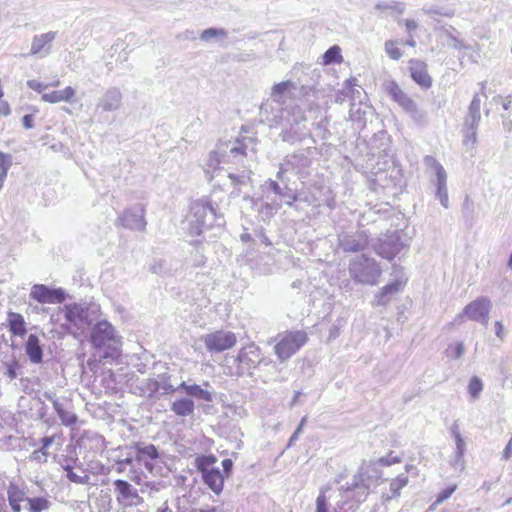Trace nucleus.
<instances>
[{"mask_svg": "<svg viewBox=\"0 0 512 512\" xmlns=\"http://www.w3.org/2000/svg\"><path fill=\"white\" fill-rule=\"evenodd\" d=\"M188 221L190 234L200 235L213 225H222L223 217L217 214L210 201L200 199L191 204Z\"/></svg>", "mask_w": 512, "mask_h": 512, "instance_id": "obj_1", "label": "nucleus"}, {"mask_svg": "<svg viewBox=\"0 0 512 512\" xmlns=\"http://www.w3.org/2000/svg\"><path fill=\"white\" fill-rule=\"evenodd\" d=\"M349 274L357 283L374 286L378 283L382 269L375 259L361 255L351 260Z\"/></svg>", "mask_w": 512, "mask_h": 512, "instance_id": "obj_2", "label": "nucleus"}, {"mask_svg": "<svg viewBox=\"0 0 512 512\" xmlns=\"http://www.w3.org/2000/svg\"><path fill=\"white\" fill-rule=\"evenodd\" d=\"M91 342L96 348L107 349L104 357L112 356L119 351L121 346L120 337L116 334L114 327L107 321H100L93 327Z\"/></svg>", "mask_w": 512, "mask_h": 512, "instance_id": "obj_3", "label": "nucleus"}, {"mask_svg": "<svg viewBox=\"0 0 512 512\" xmlns=\"http://www.w3.org/2000/svg\"><path fill=\"white\" fill-rule=\"evenodd\" d=\"M236 365L234 371L230 373L236 376L249 375L252 376L253 370L261 364L270 365L271 361H266L261 356V350L255 344H250L239 350L238 355L233 358Z\"/></svg>", "mask_w": 512, "mask_h": 512, "instance_id": "obj_4", "label": "nucleus"}, {"mask_svg": "<svg viewBox=\"0 0 512 512\" xmlns=\"http://www.w3.org/2000/svg\"><path fill=\"white\" fill-rule=\"evenodd\" d=\"M481 94L476 93L468 106L467 114L464 117V143L477 142V129L481 120L482 98L486 99V82H481Z\"/></svg>", "mask_w": 512, "mask_h": 512, "instance_id": "obj_5", "label": "nucleus"}, {"mask_svg": "<svg viewBox=\"0 0 512 512\" xmlns=\"http://www.w3.org/2000/svg\"><path fill=\"white\" fill-rule=\"evenodd\" d=\"M308 337L304 331H288L278 336L274 352L280 362L287 361L307 342Z\"/></svg>", "mask_w": 512, "mask_h": 512, "instance_id": "obj_6", "label": "nucleus"}, {"mask_svg": "<svg viewBox=\"0 0 512 512\" xmlns=\"http://www.w3.org/2000/svg\"><path fill=\"white\" fill-rule=\"evenodd\" d=\"M382 89L414 120L421 121L424 118V113L418 108L414 100H412L394 80L384 81Z\"/></svg>", "mask_w": 512, "mask_h": 512, "instance_id": "obj_7", "label": "nucleus"}, {"mask_svg": "<svg viewBox=\"0 0 512 512\" xmlns=\"http://www.w3.org/2000/svg\"><path fill=\"white\" fill-rule=\"evenodd\" d=\"M88 311L85 304L66 305V333L81 335L90 326Z\"/></svg>", "mask_w": 512, "mask_h": 512, "instance_id": "obj_8", "label": "nucleus"}, {"mask_svg": "<svg viewBox=\"0 0 512 512\" xmlns=\"http://www.w3.org/2000/svg\"><path fill=\"white\" fill-rule=\"evenodd\" d=\"M492 308V303L487 297H479L474 301L467 304L461 313L455 317L456 323H462L464 318L479 322L484 326L488 325L489 313Z\"/></svg>", "mask_w": 512, "mask_h": 512, "instance_id": "obj_9", "label": "nucleus"}, {"mask_svg": "<svg viewBox=\"0 0 512 512\" xmlns=\"http://www.w3.org/2000/svg\"><path fill=\"white\" fill-rule=\"evenodd\" d=\"M115 224L116 226L135 231H144L147 225L144 207L137 205L124 210L117 218Z\"/></svg>", "mask_w": 512, "mask_h": 512, "instance_id": "obj_10", "label": "nucleus"}, {"mask_svg": "<svg viewBox=\"0 0 512 512\" xmlns=\"http://www.w3.org/2000/svg\"><path fill=\"white\" fill-rule=\"evenodd\" d=\"M368 245V235L363 230L342 232L338 235V246L345 253L363 251Z\"/></svg>", "mask_w": 512, "mask_h": 512, "instance_id": "obj_11", "label": "nucleus"}, {"mask_svg": "<svg viewBox=\"0 0 512 512\" xmlns=\"http://www.w3.org/2000/svg\"><path fill=\"white\" fill-rule=\"evenodd\" d=\"M203 340L208 351L222 352L232 348L237 342V337L231 331L219 330L205 335Z\"/></svg>", "mask_w": 512, "mask_h": 512, "instance_id": "obj_12", "label": "nucleus"}, {"mask_svg": "<svg viewBox=\"0 0 512 512\" xmlns=\"http://www.w3.org/2000/svg\"><path fill=\"white\" fill-rule=\"evenodd\" d=\"M371 477L368 475V468L362 465L357 473L353 476L351 482H347L341 486L342 491H355L357 501H363L368 495L371 485Z\"/></svg>", "mask_w": 512, "mask_h": 512, "instance_id": "obj_13", "label": "nucleus"}, {"mask_svg": "<svg viewBox=\"0 0 512 512\" xmlns=\"http://www.w3.org/2000/svg\"><path fill=\"white\" fill-rule=\"evenodd\" d=\"M117 503L122 508L138 506L143 502V498L139 496L137 490L125 480H116L113 483Z\"/></svg>", "mask_w": 512, "mask_h": 512, "instance_id": "obj_14", "label": "nucleus"}, {"mask_svg": "<svg viewBox=\"0 0 512 512\" xmlns=\"http://www.w3.org/2000/svg\"><path fill=\"white\" fill-rule=\"evenodd\" d=\"M123 104V94L117 87L106 89L98 98L95 111L101 113H113L121 109Z\"/></svg>", "mask_w": 512, "mask_h": 512, "instance_id": "obj_15", "label": "nucleus"}, {"mask_svg": "<svg viewBox=\"0 0 512 512\" xmlns=\"http://www.w3.org/2000/svg\"><path fill=\"white\" fill-rule=\"evenodd\" d=\"M246 146L239 139L219 142L216 153L221 156L223 163H237L245 157Z\"/></svg>", "mask_w": 512, "mask_h": 512, "instance_id": "obj_16", "label": "nucleus"}, {"mask_svg": "<svg viewBox=\"0 0 512 512\" xmlns=\"http://www.w3.org/2000/svg\"><path fill=\"white\" fill-rule=\"evenodd\" d=\"M30 298L42 304H58L64 301V290L51 289L44 284H35L31 287Z\"/></svg>", "mask_w": 512, "mask_h": 512, "instance_id": "obj_17", "label": "nucleus"}, {"mask_svg": "<svg viewBox=\"0 0 512 512\" xmlns=\"http://www.w3.org/2000/svg\"><path fill=\"white\" fill-rule=\"evenodd\" d=\"M56 37L55 32H47L34 36L31 44V50L28 55H39L44 57L49 54L52 43Z\"/></svg>", "mask_w": 512, "mask_h": 512, "instance_id": "obj_18", "label": "nucleus"}, {"mask_svg": "<svg viewBox=\"0 0 512 512\" xmlns=\"http://www.w3.org/2000/svg\"><path fill=\"white\" fill-rule=\"evenodd\" d=\"M409 69L412 79L422 88H429L432 85V79L427 72V65L420 60L412 59L409 61Z\"/></svg>", "mask_w": 512, "mask_h": 512, "instance_id": "obj_19", "label": "nucleus"}, {"mask_svg": "<svg viewBox=\"0 0 512 512\" xmlns=\"http://www.w3.org/2000/svg\"><path fill=\"white\" fill-rule=\"evenodd\" d=\"M403 289V283L401 281H395L391 284H388L381 288V290L376 293L374 300L372 302L373 306H385L387 305L392 298L401 292Z\"/></svg>", "mask_w": 512, "mask_h": 512, "instance_id": "obj_20", "label": "nucleus"}, {"mask_svg": "<svg viewBox=\"0 0 512 512\" xmlns=\"http://www.w3.org/2000/svg\"><path fill=\"white\" fill-rule=\"evenodd\" d=\"M202 479L204 483L215 493L220 494L224 487V475L218 468H211V470H204Z\"/></svg>", "mask_w": 512, "mask_h": 512, "instance_id": "obj_21", "label": "nucleus"}, {"mask_svg": "<svg viewBox=\"0 0 512 512\" xmlns=\"http://www.w3.org/2000/svg\"><path fill=\"white\" fill-rule=\"evenodd\" d=\"M8 501L13 512H20L22 501H27L25 491L14 482H10L7 488Z\"/></svg>", "mask_w": 512, "mask_h": 512, "instance_id": "obj_22", "label": "nucleus"}, {"mask_svg": "<svg viewBox=\"0 0 512 512\" xmlns=\"http://www.w3.org/2000/svg\"><path fill=\"white\" fill-rule=\"evenodd\" d=\"M436 197L444 208L449 207V198L447 191V174L445 169L439 168V176L436 177Z\"/></svg>", "mask_w": 512, "mask_h": 512, "instance_id": "obj_23", "label": "nucleus"}, {"mask_svg": "<svg viewBox=\"0 0 512 512\" xmlns=\"http://www.w3.org/2000/svg\"><path fill=\"white\" fill-rule=\"evenodd\" d=\"M183 389L185 393L199 400H203L206 402L212 401V393L207 389L201 388L197 384H187L186 382H182L176 390Z\"/></svg>", "mask_w": 512, "mask_h": 512, "instance_id": "obj_24", "label": "nucleus"}, {"mask_svg": "<svg viewBox=\"0 0 512 512\" xmlns=\"http://www.w3.org/2000/svg\"><path fill=\"white\" fill-rule=\"evenodd\" d=\"M135 448L137 451L136 460L138 462H144L145 467L148 469H151L152 468L151 464L149 462H147L146 460L147 459L153 460L158 457L157 448L152 444L141 445L138 443L135 445Z\"/></svg>", "mask_w": 512, "mask_h": 512, "instance_id": "obj_25", "label": "nucleus"}, {"mask_svg": "<svg viewBox=\"0 0 512 512\" xmlns=\"http://www.w3.org/2000/svg\"><path fill=\"white\" fill-rule=\"evenodd\" d=\"M195 404L192 399L181 398L175 400L171 405V410L178 416L186 417L194 413Z\"/></svg>", "mask_w": 512, "mask_h": 512, "instance_id": "obj_26", "label": "nucleus"}, {"mask_svg": "<svg viewBox=\"0 0 512 512\" xmlns=\"http://www.w3.org/2000/svg\"><path fill=\"white\" fill-rule=\"evenodd\" d=\"M26 353L33 363H40L42 361V349L39 345V340L36 335L31 334L26 342Z\"/></svg>", "mask_w": 512, "mask_h": 512, "instance_id": "obj_27", "label": "nucleus"}, {"mask_svg": "<svg viewBox=\"0 0 512 512\" xmlns=\"http://www.w3.org/2000/svg\"><path fill=\"white\" fill-rule=\"evenodd\" d=\"M7 321L9 324L10 331L14 335L24 336L27 332L26 323L23 316L19 313L9 312Z\"/></svg>", "mask_w": 512, "mask_h": 512, "instance_id": "obj_28", "label": "nucleus"}, {"mask_svg": "<svg viewBox=\"0 0 512 512\" xmlns=\"http://www.w3.org/2000/svg\"><path fill=\"white\" fill-rule=\"evenodd\" d=\"M269 200H270L269 202H262L260 204V207L258 208L259 217L263 221L269 220L282 207L281 201H278L275 199H269Z\"/></svg>", "mask_w": 512, "mask_h": 512, "instance_id": "obj_29", "label": "nucleus"}, {"mask_svg": "<svg viewBox=\"0 0 512 512\" xmlns=\"http://www.w3.org/2000/svg\"><path fill=\"white\" fill-rule=\"evenodd\" d=\"M296 86L294 82L287 80L277 84H274L271 91V97L274 101L278 103H282L283 96L292 89H295Z\"/></svg>", "mask_w": 512, "mask_h": 512, "instance_id": "obj_30", "label": "nucleus"}, {"mask_svg": "<svg viewBox=\"0 0 512 512\" xmlns=\"http://www.w3.org/2000/svg\"><path fill=\"white\" fill-rule=\"evenodd\" d=\"M220 163H223V161L221 156L216 153L215 148L210 152L209 158L204 167V171L210 181L214 178V173L218 169Z\"/></svg>", "mask_w": 512, "mask_h": 512, "instance_id": "obj_31", "label": "nucleus"}, {"mask_svg": "<svg viewBox=\"0 0 512 512\" xmlns=\"http://www.w3.org/2000/svg\"><path fill=\"white\" fill-rule=\"evenodd\" d=\"M228 32L223 28H208L201 32L200 39L205 42L212 40L222 41L226 39Z\"/></svg>", "mask_w": 512, "mask_h": 512, "instance_id": "obj_32", "label": "nucleus"}, {"mask_svg": "<svg viewBox=\"0 0 512 512\" xmlns=\"http://www.w3.org/2000/svg\"><path fill=\"white\" fill-rule=\"evenodd\" d=\"M41 441L42 447L39 450L33 452L32 458L39 462H45L47 460V457L51 454L49 448L53 443V438L44 437Z\"/></svg>", "mask_w": 512, "mask_h": 512, "instance_id": "obj_33", "label": "nucleus"}, {"mask_svg": "<svg viewBox=\"0 0 512 512\" xmlns=\"http://www.w3.org/2000/svg\"><path fill=\"white\" fill-rule=\"evenodd\" d=\"M342 61L341 49L339 46L334 45L324 53L322 63L324 65H329L332 63H341Z\"/></svg>", "mask_w": 512, "mask_h": 512, "instance_id": "obj_34", "label": "nucleus"}, {"mask_svg": "<svg viewBox=\"0 0 512 512\" xmlns=\"http://www.w3.org/2000/svg\"><path fill=\"white\" fill-rule=\"evenodd\" d=\"M376 252L382 258L392 260L399 252V247L396 244L391 246L390 244L383 242L378 246V248H376Z\"/></svg>", "mask_w": 512, "mask_h": 512, "instance_id": "obj_35", "label": "nucleus"}, {"mask_svg": "<svg viewBox=\"0 0 512 512\" xmlns=\"http://www.w3.org/2000/svg\"><path fill=\"white\" fill-rule=\"evenodd\" d=\"M375 10L380 11L382 13L391 10L396 11L399 14H402L405 10V5L397 1L382 2L375 5Z\"/></svg>", "mask_w": 512, "mask_h": 512, "instance_id": "obj_36", "label": "nucleus"}, {"mask_svg": "<svg viewBox=\"0 0 512 512\" xmlns=\"http://www.w3.org/2000/svg\"><path fill=\"white\" fill-rule=\"evenodd\" d=\"M262 191L263 193L265 194V197L267 199H271L270 196H269V193L272 192L274 193L275 195H279V196H285L286 193L284 192V190L279 186V184L272 180V179H268L263 185H262Z\"/></svg>", "mask_w": 512, "mask_h": 512, "instance_id": "obj_37", "label": "nucleus"}, {"mask_svg": "<svg viewBox=\"0 0 512 512\" xmlns=\"http://www.w3.org/2000/svg\"><path fill=\"white\" fill-rule=\"evenodd\" d=\"M408 484V477L404 474H400L390 483L391 497H397L400 495V490Z\"/></svg>", "mask_w": 512, "mask_h": 512, "instance_id": "obj_38", "label": "nucleus"}, {"mask_svg": "<svg viewBox=\"0 0 512 512\" xmlns=\"http://www.w3.org/2000/svg\"><path fill=\"white\" fill-rule=\"evenodd\" d=\"M289 118L287 119V122L293 126V125H299L301 122L305 121L306 118L304 116V113L302 109L295 105L290 108V110L287 111Z\"/></svg>", "mask_w": 512, "mask_h": 512, "instance_id": "obj_39", "label": "nucleus"}, {"mask_svg": "<svg viewBox=\"0 0 512 512\" xmlns=\"http://www.w3.org/2000/svg\"><path fill=\"white\" fill-rule=\"evenodd\" d=\"M66 477L77 484L85 483L89 479L88 474L84 470L73 471L68 465H66Z\"/></svg>", "mask_w": 512, "mask_h": 512, "instance_id": "obj_40", "label": "nucleus"}, {"mask_svg": "<svg viewBox=\"0 0 512 512\" xmlns=\"http://www.w3.org/2000/svg\"><path fill=\"white\" fill-rule=\"evenodd\" d=\"M30 512H41L48 508V501L41 497L27 498Z\"/></svg>", "mask_w": 512, "mask_h": 512, "instance_id": "obj_41", "label": "nucleus"}, {"mask_svg": "<svg viewBox=\"0 0 512 512\" xmlns=\"http://www.w3.org/2000/svg\"><path fill=\"white\" fill-rule=\"evenodd\" d=\"M216 462V457L213 455H203L196 459V467L201 472L204 470H211L210 466Z\"/></svg>", "mask_w": 512, "mask_h": 512, "instance_id": "obj_42", "label": "nucleus"}, {"mask_svg": "<svg viewBox=\"0 0 512 512\" xmlns=\"http://www.w3.org/2000/svg\"><path fill=\"white\" fill-rule=\"evenodd\" d=\"M483 389V383L480 378L477 376H473L470 379L469 386H468V392L470 396L474 399L478 398L481 391Z\"/></svg>", "mask_w": 512, "mask_h": 512, "instance_id": "obj_43", "label": "nucleus"}, {"mask_svg": "<svg viewBox=\"0 0 512 512\" xmlns=\"http://www.w3.org/2000/svg\"><path fill=\"white\" fill-rule=\"evenodd\" d=\"M445 352L448 357L460 359L465 353V347L462 342H458L455 345H449Z\"/></svg>", "mask_w": 512, "mask_h": 512, "instance_id": "obj_44", "label": "nucleus"}, {"mask_svg": "<svg viewBox=\"0 0 512 512\" xmlns=\"http://www.w3.org/2000/svg\"><path fill=\"white\" fill-rule=\"evenodd\" d=\"M42 99L44 101L50 102V103L61 102L62 100H64V91H61V90L48 91V90H46L42 94Z\"/></svg>", "mask_w": 512, "mask_h": 512, "instance_id": "obj_45", "label": "nucleus"}, {"mask_svg": "<svg viewBox=\"0 0 512 512\" xmlns=\"http://www.w3.org/2000/svg\"><path fill=\"white\" fill-rule=\"evenodd\" d=\"M385 51L388 54V56L393 60H399L402 57V52L397 47L396 42L393 40L386 41Z\"/></svg>", "mask_w": 512, "mask_h": 512, "instance_id": "obj_46", "label": "nucleus"}, {"mask_svg": "<svg viewBox=\"0 0 512 512\" xmlns=\"http://www.w3.org/2000/svg\"><path fill=\"white\" fill-rule=\"evenodd\" d=\"M328 488H322L319 496L316 499V512H328L327 499L325 496Z\"/></svg>", "mask_w": 512, "mask_h": 512, "instance_id": "obj_47", "label": "nucleus"}, {"mask_svg": "<svg viewBox=\"0 0 512 512\" xmlns=\"http://www.w3.org/2000/svg\"><path fill=\"white\" fill-rule=\"evenodd\" d=\"M280 136L284 142L288 143H294L301 139V134L292 130H284L281 132Z\"/></svg>", "mask_w": 512, "mask_h": 512, "instance_id": "obj_48", "label": "nucleus"}, {"mask_svg": "<svg viewBox=\"0 0 512 512\" xmlns=\"http://www.w3.org/2000/svg\"><path fill=\"white\" fill-rule=\"evenodd\" d=\"M228 177L231 180L232 185H234V186L242 185L249 179V175L245 172H242L239 175L234 174V173H229Z\"/></svg>", "mask_w": 512, "mask_h": 512, "instance_id": "obj_49", "label": "nucleus"}, {"mask_svg": "<svg viewBox=\"0 0 512 512\" xmlns=\"http://www.w3.org/2000/svg\"><path fill=\"white\" fill-rule=\"evenodd\" d=\"M402 459L398 456H394L392 453L378 459V463L383 466H390L392 464L400 463Z\"/></svg>", "mask_w": 512, "mask_h": 512, "instance_id": "obj_50", "label": "nucleus"}, {"mask_svg": "<svg viewBox=\"0 0 512 512\" xmlns=\"http://www.w3.org/2000/svg\"><path fill=\"white\" fill-rule=\"evenodd\" d=\"M27 85L30 89L38 91L40 93H44L46 90H49L50 86L47 84H44L37 80H28Z\"/></svg>", "mask_w": 512, "mask_h": 512, "instance_id": "obj_51", "label": "nucleus"}, {"mask_svg": "<svg viewBox=\"0 0 512 512\" xmlns=\"http://www.w3.org/2000/svg\"><path fill=\"white\" fill-rule=\"evenodd\" d=\"M297 158L296 155L291 156L287 161L282 163L279 167V171L277 172V178L282 179L283 175L290 170V165L293 164V160Z\"/></svg>", "mask_w": 512, "mask_h": 512, "instance_id": "obj_52", "label": "nucleus"}, {"mask_svg": "<svg viewBox=\"0 0 512 512\" xmlns=\"http://www.w3.org/2000/svg\"><path fill=\"white\" fill-rule=\"evenodd\" d=\"M424 162L428 167L434 169L436 177L439 176V168L444 169L443 166L432 156H426Z\"/></svg>", "mask_w": 512, "mask_h": 512, "instance_id": "obj_53", "label": "nucleus"}, {"mask_svg": "<svg viewBox=\"0 0 512 512\" xmlns=\"http://www.w3.org/2000/svg\"><path fill=\"white\" fill-rule=\"evenodd\" d=\"M455 443H456L455 453L458 455V459L462 458L466 451V444H465L463 437L457 436V438H455Z\"/></svg>", "mask_w": 512, "mask_h": 512, "instance_id": "obj_54", "label": "nucleus"}, {"mask_svg": "<svg viewBox=\"0 0 512 512\" xmlns=\"http://www.w3.org/2000/svg\"><path fill=\"white\" fill-rule=\"evenodd\" d=\"M5 366L7 367L6 375L11 379L14 380L17 378V362L13 360L12 362H5Z\"/></svg>", "mask_w": 512, "mask_h": 512, "instance_id": "obj_55", "label": "nucleus"}, {"mask_svg": "<svg viewBox=\"0 0 512 512\" xmlns=\"http://www.w3.org/2000/svg\"><path fill=\"white\" fill-rule=\"evenodd\" d=\"M305 422H306V417L302 418L297 429L295 430V432L292 434V436L290 437L289 439V442H288V446H292L293 443L298 439V436L299 434L301 433L304 425H305Z\"/></svg>", "mask_w": 512, "mask_h": 512, "instance_id": "obj_56", "label": "nucleus"}, {"mask_svg": "<svg viewBox=\"0 0 512 512\" xmlns=\"http://www.w3.org/2000/svg\"><path fill=\"white\" fill-rule=\"evenodd\" d=\"M455 488L456 487L454 486V487H448V488L442 490L439 493L436 502L441 503V502L447 500L452 495V493L455 491Z\"/></svg>", "mask_w": 512, "mask_h": 512, "instance_id": "obj_57", "label": "nucleus"}, {"mask_svg": "<svg viewBox=\"0 0 512 512\" xmlns=\"http://www.w3.org/2000/svg\"><path fill=\"white\" fill-rule=\"evenodd\" d=\"M451 465L454 467L455 470L462 472L465 467V462H464L463 457L459 458V461H458V455L455 453V457L451 461Z\"/></svg>", "mask_w": 512, "mask_h": 512, "instance_id": "obj_58", "label": "nucleus"}, {"mask_svg": "<svg viewBox=\"0 0 512 512\" xmlns=\"http://www.w3.org/2000/svg\"><path fill=\"white\" fill-rule=\"evenodd\" d=\"M286 193L285 196H283L284 198H287V200L285 201V204L288 205V206H293V204L299 200V197L296 193H292V192H288V191H284Z\"/></svg>", "mask_w": 512, "mask_h": 512, "instance_id": "obj_59", "label": "nucleus"}, {"mask_svg": "<svg viewBox=\"0 0 512 512\" xmlns=\"http://www.w3.org/2000/svg\"><path fill=\"white\" fill-rule=\"evenodd\" d=\"M494 326H495V334H496V336L499 339L503 340V338L505 336V332H504V326H503L502 322L501 321H496Z\"/></svg>", "mask_w": 512, "mask_h": 512, "instance_id": "obj_60", "label": "nucleus"}, {"mask_svg": "<svg viewBox=\"0 0 512 512\" xmlns=\"http://www.w3.org/2000/svg\"><path fill=\"white\" fill-rule=\"evenodd\" d=\"M164 261H158V262H155L152 266H151V271L155 274H163L164 273Z\"/></svg>", "mask_w": 512, "mask_h": 512, "instance_id": "obj_61", "label": "nucleus"}, {"mask_svg": "<svg viewBox=\"0 0 512 512\" xmlns=\"http://www.w3.org/2000/svg\"><path fill=\"white\" fill-rule=\"evenodd\" d=\"M23 127L25 129L33 128V116L31 114H26L22 118Z\"/></svg>", "mask_w": 512, "mask_h": 512, "instance_id": "obj_62", "label": "nucleus"}, {"mask_svg": "<svg viewBox=\"0 0 512 512\" xmlns=\"http://www.w3.org/2000/svg\"><path fill=\"white\" fill-rule=\"evenodd\" d=\"M10 113L11 109L8 102L0 100V114H2L3 116H8L10 115Z\"/></svg>", "mask_w": 512, "mask_h": 512, "instance_id": "obj_63", "label": "nucleus"}, {"mask_svg": "<svg viewBox=\"0 0 512 512\" xmlns=\"http://www.w3.org/2000/svg\"><path fill=\"white\" fill-rule=\"evenodd\" d=\"M404 24L409 34H411V31L415 30L418 27L417 22L411 19L404 20Z\"/></svg>", "mask_w": 512, "mask_h": 512, "instance_id": "obj_64", "label": "nucleus"}]
</instances>
